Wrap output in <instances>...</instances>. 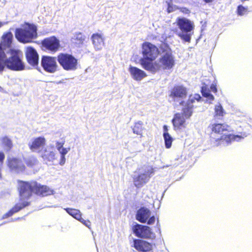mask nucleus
<instances>
[{
  "label": "nucleus",
  "instance_id": "nucleus-46",
  "mask_svg": "<svg viewBox=\"0 0 252 252\" xmlns=\"http://www.w3.org/2000/svg\"><path fill=\"white\" fill-rule=\"evenodd\" d=\"M214 0H204L206 3H210L213 1Z\"/></svg>",
  "mask_w": 252,
  "mask_h": 252
},
{
  "label": "nucleus",
  "instance_id": "nucleus-37",
  "mask_svg": "<svg viewBox=\"0 0 252 252\" xmlns=\"http://www.w3.org/2000/svg\"><path fill=\"white\" fill-rule=\"evenodd\" d=\"M4 158L5 155L4 153L2 152H0V179L1 178V170Z\"/></svg>",
  "mask_w": 252,
  "mask_h": 252
},
{
  "label": "nucleus",
  "instance_id": "nucleus-35",
  "mask_svg": "<svg viewBox=\"0 0 252 252\" xmlns=\"http://www.w3.org/2000/svg\"><path fill=\"white\" fill-rule=\"evenodd\" d=\"M37 160L35 158H31L27 159L26 160V164L28 166L32 167L36 164Z\"/></svg>",
  "mask_w": 252,
  "mask_h": 252
},
{
  "label": "nucleus",
  "instance_id": "nucleus-24",
  "mask_svg": "<svg viewBox=\"0 0 252 252\" xmlns=\"http://www.w3.org/2000/svg\"><path fill=\"white\" fill-rule=\"evenodd\" d=\"M45 139L43 137H38L34 138L32 142L29 143V146L31 150L35 151L43 147L45 144Z\"/></svg>",
  "mask_w": 252,
  "mask_h": 252
},
{
  "label": "nucleus",
  "instance_id": "nucleus-9",
  "mask_svg": "<svg viewBox=\"0 0 252 252\" xmlns=\"http://www.w3.org/2000/svg\"><path fill=\"white\" fill-rule=\"evenodd\" d=\"M161 50L163 54L159 59L160 68L163 69H170L175 65V59L172 53V51L167 44H163L161 46Z\"/></svg>",
  "mask_w": 252,
  "mask_h": 252
},
{
  "label": "nucleus",
  "instance_id": "nucleus-18",
  "mask_svg": "<svg viewBox=\"0 0 252 252\" xmlns=\"http://www.w3.org/2000/svg\"><path fill=\"white\" fill-rule=\"evenodd\" d=\"M30 205V202L28 201H24L22 203L16 204L8 212L2 216L1 219L4 220L12 216L16 213L19 212L22 209Z\"/></svg>",
  "mask_w": 252,
  "mask_h": 252
},
{
  "label": "nucleus",
  "instance_id": "nucleus-34",
  "mask_svg": "<svg viewBox=\"0 0 252 252\" xmlns=\"http://www.w3.org/2000/svg\"><path fill=\"white\" fill-rule=\"evenodd\" d=\"M65 141L63 140L62 141H56V148L57 149V150L59 151L60 155H61V152L62 150L63 149V145L64 144Z\"/></svg>",
  "mask_w": 252,
  "mask_h": 252
},
{
  "label": "nucleus",
  "instance_id": "nucleus-48",
  "mask_svg": "<svg viewBox=\"0 0 252 252\" xmlns=\"http://www.w3.org/2000/svg\"><path fill=\"white\" fill-rule=\"evenodd\" d=\"M165 191H166V190H165V191L163 192V193H162V197H163V195H164V193H165Z\"/></svg>",
  "mask_w": 252,
  "mask_h": 252
},
{
  "label": "nucleus",
  "instance_id": "nucleus-28",
  "mask_svg": "<svg viewBox=\"0 0 252 252\" xmlns=\"http://www.w3.org/2000/svg\"><path fill=\"white\" fill-rule=\"evenodd\" d=\"M143 123L142 121H138L135 123L134 126L132 127L133 132L137 135H140V137H142V131L144 129L143 127Z\"/></svg>",
  "mask_w": 252,
  "mask_h": 252
},
{
  "label": "nucleus",
  "instance_id": "nucleus-2",
  "mask_svg": "<svg viewBox=\"0 0 252 252\" xmlns=\"http://www.w3.org/2000/svg\"><path fill=\"white\" fill-rule=\"evenodd\" d=\"M18 186L21 200L29 198L32 193L42 196L49 195L54 193V190L48 187L42 185L36 181H19Z\"/></svg>",
  "mask_w": 252,
  "mask_h": 252
},
{
  "label": "nucleus",
  "instance_id": "nucleus-31",
  "mask_svg": "<svg viewBox=\"0 0 252 252\" xmlns=\"http://www.w3.org/2000/svg\"><path fill=\"white\" fill-rule=\"evenodd\" d=\"M163 137L164 140L165 146L166 148L169 149L172 146V143L173 141V139L169 133H165L163 134Z\"/></svg>",
  "mask_w": 252,
  "mask_h": 252
},
{
  "label": "nucleus",
  "instance_id": "nucleus-32",
  "mask_svg": "<svg viewBox=\"0 0 252 252\" xmlns=\"http://www.w3.org/2000/svg\"><path fill=\"white\" fill-rule=\"evenodd\" d=\"M70 148H63V150H62L61 152V158L59 162V164L63 166L65 164L66 158L65 155L67 153L70 151Z\"/></svg>",
  "mask_w": 252,
  "mask_h": 252
},
{
  "label": "nucleus",
  "instance_id": "nucleus-17",
  "mask_svg": "<svg viewBox=\"0 0 252 252\" xmlns=\"http://www.w3.org/2000/svg\"><path fill=\"white\" fill-rule=\"evenodd\" d=\"M8 166L13 171L19 173L23 171L25 169V166L21 160L16 158H9Z\"/></svg>",
  "mask_w": 252,
  "mask_h": 252
},
{
  "label": "nucleus",
  "instance_id": "nucleus-5",
  "mask_svg": "<svg viewBox=\"0 0 252 252\" xmlns=\"http://www.w3.org/2000/svg\"><path fill=\"white\" fill-rule=\"evenodd\" d=\"M176 22L179 29L176 30V34L184 42H190L191 36L193 33V23L184 17L178 18Z\"/></svg>",
  "mask_w": 252,
  "mask_h": 252
},
{
  "label": "nucleus",
  "instance_id": "nucleus-45",
  "mask_svg": "<svg viewBox=\"0 0 252 252\" xmlns=\"http://www.w3.org/2000/svg\"><path fill=\"white\" fill-rule=\"evenodd\" d=\"M167 11L168 13H170V12H172V8L170 6H168V7L167 8Z\"/></svg>",
  "mask_w": 252,
  "mask_h": 252
},
{
  "label": "nucleus",
  "instance_id": "nucleus-22",
  "mask_svg": "<svg viewBox=\"0 0 252 252\" xmlns=\"http://www.w3.org/2000/svg\"><path fill=\"white\" fill-rule=\"evenodd\" d=\"M129 71L133 79L136 81L141 80L147 75L143 70L131 65L129 66Z\"/></svg>",
  "mask_w": 252,
  "mask_h": 252
},
{
  "label": "nucleus",
  "instance_id": "nucleus-41",
  "mask_svg": "<svg viewBox=\"0 0 252 252\" xmlns=\"http://www.w3.org/2000/svg\"><path fill=\"white\" fill-rule=\"evenodd\" d=\"M181 11L184 14H189L190 13V10L186 7H182Z\"/></svg>",
  "mask_w": 252,
  "mask_h": 252
},
{
  "label": "nucleus",
  "instance_id": "nucleus-30",
  "mask_svg": "<svg viewBox=\"0 0 252 252\" xmlns=\"http://www.w3.org/2000/svg\"><path fill=\"white\" fill-rule=\"evenodd\" d=\"M201 92L204 97L207 98L210 100L214 99V96L210 93V90L206 86H203L201 87Z\"/></svg>",
  "mask_w": 252,
  "mask_h": 252
},
{
  "label": "nucleus",
  "instance_id": "nucleus-13",
  "mask_svg": "<svg viewBox=\"0 0 252 252\" xmlns=\"http://www.w3.org/2000/svg\"><path fill=\"white\" fill-rule=\"evenodd\" d=\"M42 49L50 53L56 52L60 47V42L55 36L44 38L41 42Z\"/></svg>",
  "mask_w": 252,
  "mask_h": 252
},
{
  "label": "nucleus",
  "instance_id": "nucleus-42",
  "mask_svg": "<svg viewBox=\"0 0 252 252\" xmlns=\"http://www.w3.org/2000/svg\"><path fill=\"white\" fill-rule=\"evenodd\" d=\"M163 134H165V133H169L168 132V128L167 126L164 125L163 126Z\"/></svg>",
  "mask_w": 252,
  "mask_h": 252
},
{
  "label": "nucleus",
  "instance_id": "nucleus-25",
  "mask_svg": "<svg viewBox=\"0 0 252 252\" xmlns=\"http://www.w3.org/2000/svg\"><path fill=\"white\" fill-rule=\"evenodd\" d=\"M193 108V99H189L181 113L186 119H189L192 115Z\"/></svg>",
  "mask_w": 252,
  "mask_h": 252
},
{
  "label": "nucleus",
  "instance_id": "nucleus-43",
  "mask_svg": "<svg viewBox=\"0 0 252 252\" xmlns=\"http://www.w3.org/2000/svg\"><path fill=\"white\" fill-rule=\"evenodd\" d=\"M8 23L7 22H0V28L4 25H6Z\"/></svg>",
  "mask_w": 252,
  "mask_h": 252
},
{
  "label": "nucleus",
  "instance_id": "nucleus-38",
  "mask_svg": "<svg viewBox=\"0 0 252 252\" xmlns=\"http://www.w3.org/2000/svg\"><path fill=\"white\" fill-rule=\"evenodd\" d=\"M78 220H79L80 222H81L87 227L90 228L91 222L89 220H84L81 216L80 219H78Z\"/></svg>",
  "mask_w": 252,
  "mask_h": 252
},
{
  "label": "nucleus",
  "instance_id": "nucleus-39",
  "mask_svg": "<svg viewBox=\"0 0 252 252\" xmlns=\"http://www.w3.org/2000/svg\"><path fill=\"white\" fill-rule=\"evenodd\" d=\"M201 96L199 94H195L193 97L190 96L189 99H192L193 103L194 102V100H196L197 101H199L201 99Z\"/></svg>",
  "mask_w": 252,
  "mask_h": 252
},
{
  "label": "nucleus",
  "instance_id": "nucleus-49",
  "mask_svg": "<svg viewBox=\"0 0 252 252\" xmlns=\"http://www.w3.org/2000/svg\"><path fill=\"white\" fill-rule=\"evenodd\" d=\"M5 222H3L2 224H0V226L2 225H3V224H5Z\"/></svg>",
  "mask_w": 252,
  "mask_h": 252
},
{
  "label": "nucleus",
  "instance_id": "nucleus-11",
  "mask_svg": "<svg viewBox=\"0 0 252 252\" xmlns=\"http://www.w3.org/2000/svg\"><path fill=\"white\" fill-rule=\"evenodd\" d=\"M151 216V211L149 209L141 207L137 211L135 218L140 223L152 225L155 222L156 218L154 216Z\"/></svg>",
  "mask_w": 252,
  "mask_h": 252
},
{
  "label": "nucleus",
  "instance_id": "nucleus-29",
  "mask_svg": "<svg viewBox=\"0 0 252 252\" xmlns=\"http://www.w3.org/2000/svg\"><path fill=\"white\" fill-rule=\"evenodd\" d=\"M2 143L3 147L6 151H9L13 147L11 140L7 136L2 138Z\"/></svg>",
  "mask_w": 252,
  "mask_h": 252
},
{
  "label": "nucleus",
  "instance_id": "nucleus-14",
  "mask_svg": "<svg viewBox=\"0 0 252 252\" xmlns=\"http://www.w3.org/2000/svg\"><path fill=\"white\" fill-rule=\"evenodd\" d=\"M56 58L48 56H43L41 60V65L43 69L50 73L55 72L58 68Z\"/></svg>",
  "mask_w": 252,
  "mask_h": 252
},
{
  "label": "nucleus",
  "instance_id": "nucleus-4",
  "mask_svg": "<svg viewBox=\"0 0 252 252\" xmlns=\"http://www.w3.org/2000/svg\"><path fill=\"white\" fill-rule=\"evenodd\" d=\"M15 36L21 43H31L37 37V27L33 24L26 23L23 28L15 29Z\"/></svg>",
  "mask_w": 252,
  "mask_h": 252
},
{
  "label": "nucleus",
  "instance_id": "nucleus-19",
  "mask_svg": "<svg viewBox=\"0 0 252 252\" xmlns=\"http://www.w3.org/2000/svg\"><path fill=\"white\" fill-rule=\"evenodd\" d=\"M13 39V35L11 32H7L3 33L1 37V41L0 43L3 49L7 51L11 49V44Z\"/></svg>",
  "mask_w": 252,
  "mask_h": 252
},
{
  "label": "nucleus",
  "instance_id": "nucleus-15",
  "mask_svg": "<svg viewBox=\"0 0 252 252\" xmlns=\"http://www.w3.org/2000/svg\"><path fill=\"white\" fill-rule=\"evenodd\" d=\"M28 63L33 67L37 66L39 63V55L36 50L32 46L27 47L25 52Z\"/></svg>",
  "mask_w": 252,
  "mask_h": 252
},
{
  "label": "nucleus",
  "instance_id": "nucleus-27",
  "mask_svg": "<svg viewBox=\"0 0 252 252\" xmlns=\"http://www.w3.org/2000/svg\"><path fill=\"white\" fill-rule=\"evenodd\" d=\"M64 210L70 216H72L73 218H74L77 220H78V219H80L81 217L82 216V214L81 212L80 211V210L78 209L66 208H64Z\"/></svg>",
  "mask_w": 252,
  "mask_h": 252
},
{
  "label": "nucleus",
  "instance_id": "nucleus-40",
  "mask_svg": "<svg viewBox=\"0 0 252 252\" xmlns=\"http://www.w3.org/2000/svg\"><path fill=\"white\" fill-rule=\"evenodd\" d=\"M210 89L212 92L213 93H217V85L215 83H212L210 86Z\"/></svg>",
  "mask_w": 252,
  "mask_h": 252
},
{
  "label": "nucleus",
  "instance_id": "nucleus-21",
  "mask_svg": "<svg viewBox=\"0 0 252 252\" xmlns=\"http://www.w3.org/2000/svg\"><path fill=\"white\" fill-rule=\"evenodd\" d=\"M185 118L183 114L178 113L174 115V118L172 120L173 126L175 129H178L185 127Z\"/></svg>",
  "mask_w": 252,
  "mask_h": 252
},
{
  "label": "nucleus",
  "instance_id": "nucleus-7",
  "mask_svg": "<svg viewBox=\"0 0 252 252\" xmlns=\"http://www.w3.org/2000/svg\"><path fill=\"white\" fill-rule=\"evenodd\" d=\"M57 60L66 71H74L77 68L78 60L72 54L61 53L58 55Z\"/></svg>",
  "mask_w": 252,
  "mask_h": 252
},
{
  "label": "nucleus",
  "instance_id": "nucleus-33",
  "mask_svg": "<svg viewBox=\"0 0 252 252\" xmlns=\"http://www.w3.org/2000/svg\"><path fill=\"white\" fill-rule=\"evenodd\" d=\"M216 115L219 116H222L224 113V110L220 104L215 106V108Z\"/></svg>",
  "mask_w": 252,
  "mask_h": 252
},
{
  "label": "nucleus",
  "instance_id": "nucleus-44",
  "mask_svg": "<svg viewBox=\"0 0 252 252\" xmlns=\"http://www.w3.org/2000/svg\"><path fill=\"white\" fill-rule=\"evenodd\" d=\"M21 219H22V218H19H19H15V219H11V221H16V220H21Z\"/></svg>",
  "mask_w": 252,
  "mask_h": 252
},
{
  "label": "nucleus",
  "instance_id": "nucleus-1",
  "mask_svg": "<svg viewBox=\"0 0 252 252\" xmlns=\"http://www.w3.org/2000/svg\"><path fill=\"white\" fill-rule=\"evenodd\" d=\"M23 57V53L20 50L9 49L7 51L5 50L0 54V73L3 71L5 67L13 71L25 69Z\"/></svg>",
  "mask_w": 252,
  "mask_h": 252
},
{
  "label": "nucleus",
  "instance_id": "nucleus-8",
  "mask_svg": "<svg viewBox=\"0 0 252 252\" xmlns=\"http://www.w3.org/2000/svg\"><path fill=\"white\" fill-rule=\"evenodd\" d=\"M132 230L133 234L138 238L152 240L156 238L155 233L148 225L134 222L132 225Z\"/></svg>",
  "mask_w": 252,
  "mask_h": 252
},
{
  "label": "nucleus",
  "instance_id": "nucleus-36",
  "mask_svg": "<svg viewBox=\"0 0 252 252\" xmlns=\"http://www.w3.org/2000/svg\"><path fill=\"white\" fill-rule=\"evenodd\" d=\"M247 8H246L245 7H244L242 5H239L237 7V14L239 15H240V16L243 15L245 13V12H246L247 11Z\"/></svg>",
  "mask_w": 252,
  "mask_h": 252
},
{
  "label": "nucleus",
  "instance_id": "nucleus-3",
  "mask_svg": "<svg viewBox=\"0 0 252 252\" xmlns=\"http://www.w3.org/2000/svg\"><path fill=\"white\" fill-rule=\"evenodd\" d=\"M158 48L152 43L145 42L142 45V54L143 58L140 62L142 67L152 72H155L160 69L159 63L156 62L153 63L158 54Z\"/></svg>",
  "mask_w": 252,
  "mask_h": 252
},
{
  "label": "nucleus",
  "instance_id": "nucleus-10",
  "mask_svg": "<svg viewBox=\"0 0 252 252\" xmlns=\"http://www.w3.org/2000/svg\"><path fill=\"white\" fill-rule=\"evenodd\" d=\"M154 173L153 168L151 166H146L140 170L137 174L133 176V184L139 189L147 183Z\"/></svg>",
  "mask_w": 252,
  "mask_h": 252
},
{
  "label": "nucleus",
  "instance_id": "nucleus-12",
  "mask_svg": "<svg viewBox=\"0 0 252 252\" xmlns=\"http://www.w3.org/2000/svg\"><path fill=\"white\" fill-rule=\"evenodd\" d=\"M187 90L183 85L175 86L171 90L170 97L174 102H179L180 105H183L184 101L183 99L186 97Z\"/></svg>",
  "mask_w": 252,
  "mask_h": 252
},
{
  "label": "nucleus",
  "instance_id": "nucleus-20",
  "mask_svg": "<svg viewBox=\"0 0 252 252\" xmlns=\"http://www.w3.org/2000/svg\"><path fill=\"white\" fill-rule=\"evenodd\" d=\"M86 38V36L83 33L76 32L72 34L70 41L75 47L80 48L83 45Z\"/></svg>",
  "mask_w": 252,
  "mask_h": 252
},
{
  "label": "nucleus",
  "instance_id": "nucleus-23",
  "mask_svg": "<svg viewBox=\"0 0 252 252\" xmlns=\"http://www.w3.org/2000/svg\"><path fill=\"white\" fill-rule=\"evenodd\" d=\"M93 44L95 50H101L104 45V39L101 34L96 33L92 34L91 36Z\"/></svg>",
  "mask_w": 252,
  "mask_h": 252
},
{
  "label": "nucleus",
  "instance_id": "nucleus-16",
  "mask_svg": "<svg viewBox=\"0 0 252 252\" xmlns=\"http://www.w3.org/2000/svg\"><path fill=\"white\" fill-rule=\"evenodd\" d=\"M133 247L140 252H146L151 251L153 246L151 243L141 239H134Z\"/></svg>",
  "mask_w": 252,
  "mask_h": 252
},
{
  "label": "nucleus",
  "instance_id": "nucleus-47",
  "mask_svg": "<svg viewBox=\"0 0 252 252\" xmlns=\"http://www.w3.org/2000/svg\"><path fill=\"white\" fill-rule=\"evenodd\" d=\"M3 88L0 86V92H2L3 91Z\"/></svg>",
  "mask_w": 252,
  "mask_h": 252
},
{
  "label": "nucleus",
  "instance_id": "nucleus-26",
  "mask_svg": "<svg viewBox=\"0 0 252 252\" xmlns=\"http://www.w3.org/2000/svg\"><path fill=\"white\" fill-rule=\"evenodd\" d=\"M41 157L46 163L47 162H53L56 159V154L54 151L45 148L42 154Z\"/></svg>",
  "mask_w": 252,
  "mask_h": 252
},
{
  "label": "nucleus",
  "instance_id": "nucleus-50",
  "mask_svg": "<svg viewBox=\"0 0 252 252\" xmlns=\"http://www.w3.org/2000/svg\"><path fill=\"white\" fill-rule=\"evenodd\" d=\"M158 230H159V233H160V228H158Z\"/></svg>",
  "mask_w": 252,
  "mask_h": 252
},
{
  "label": "nucleus",
  "instance_id": "nucleus-6",
  "mask_svg": "<svg viewBox=\"0 0 252 252\" xmlns=\"http://www.w3.org/2000/svg\"><path fill=\"white\" fill-rule=\"evenodd\" d=\"M228 127L229 126L225 124H215L212 125L213 132L222 135L220 138H217V140H223L227 144H229L232 141H238L242 138L241 136L238 135L227 134Z\"/></svg>",
  "mask_w": 252,
  "mask_h": 252
}]
</instances>
